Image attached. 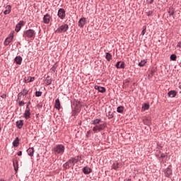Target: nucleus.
I'll list each match as a JSON object with an SVG mask.
<instances>
[{
	"label": "nucleus",
	"mask_w": 181,
	"mask_h": 181,
	"mask_svg": "<svg viewBox=\"0 0 181 181\" xmlns=\"http://www.w3.org/2000/svg\"><path fill=\"white\" fill-rule=\"evenodd\" d=\"M24 117L25 119H29L30 118V109L29 108V105H28L24 112Z\"/></svg>",
	"instance_id": "obj_8"
},
{
	"label": "nucleus",
	"mask_w": 181,
	"mask_h": 181,
	"mask_svg": "<svg viewBox=\"0 0 181 181\" xmlns=\"http://www.w3.org/2000/svg\"><path fill=\"white\" fill-rule=\"evenodd\" d=\"M83 173H85V175H88V174L91 173V168H90L88 167H85L83 168Z\"/></svg>",
	"instance_id": "obj_20"
},
{
	"label": "nucleus",
	"mask_w": 181,
	"mask_h": 181,
	"mask_svg": "<svg viewBox=\"0 0 181 181\" xmlns=\"http://www.w3.org/2000/svg\"><path fill=\"white\" fill-rule=\"evenodd\" d=\"M166 157V154L162 153L161 155H160V158H165Z\"/></svg>",
	"instance_id": "obj_44"
},
{
	"label": "nucleus",
	"mask_w": 181,
	"mask_h": 181,
	"mask_svg": "<svg viewBox=\"0 0 181 181\" xmlns=\"http://www.w3.org/2000/svg\"><path fill=\"white\" fill-rule=\"evenodd\" d=\"M18 156H22V151H19L18 153H17Z\"/></svg>",
	"instance_id": "obj_46"
},
{
	"label": "nucleus",
	"mask_w": 181,
	"mask_h": 181,
	"mask_svg": "<svg viewBox=\"0 0 181 181\" xmlns=\"http://www.w3.org/2000/svg\"><path fill=\"white\" fill-rule=\"evenodd\" d=\"M107 127V124L105 123H103L102 124H97L93 128V132H101V131H104Z\"/></svg>",
	"instance_id": "obj_4"
},
{
	"label": "nucleus",
	"mask_w": 181,
	"mask_h": 181,
	"mask_svg": "<svg viewBox=\"0 0 181 181\" xmlns=\"http://www.w3.org/2000/svg\"><path fill=\"white\" fill-rule=\"evenodd\" d=\"M95 90H98L99 93H105V91H107L105 88L97 85L95 86Z\"/></svg>",
	"instance_id": "obj_14"
},
{
	"label": "nucleus",
	"mask_w": 181,
	"mask_h": 181,
	"mask_svg": "<svg viewBox=\"0 0 181 181\" xmlns=\"http://www.w3.org/2000/svg\"><path fill=\"white\" fill-rule=\"evenodd\" d=\"M57 16L60 19H64V18H66V11L64 8H59L57 13Z\"/></svg>",
	"instance_id": "obj_5"
},
{
	"label": "nucleus",
	"mask_w": 181,
	"mask_h": 181,
	"mask_svg": "<svg viewBox=\"0 0 181 181\" xmlns=\"http://www.w3.org/2000/svg\"><path fill=\"white\" fill-rule=\"evenodd\" d=\"M16 125L18 129H22V127H23V120L17 121Z\"/></svg>",
	"instance_id": "obj_16"
},
{
	"label": "nucleus",
	"mask_w": 181,
	"mask_h": 181,
	"mask_svg": "<svg viewBox=\"0 0 181 181\" xmlns=\"http://www.w3.org/2000/svg\"><path fill=\"white\" fill-rule=\"evenodd\" d=\"M4 13V15H8V13H11V6L8 5L6 6V10Z\"/></svg>",
	"instance_id": "obj_26"
},
{
	"label": "nucleus",
	"mask_w": 181,
	"mask_h": 181,
	"mask_svg": "<svg viewBox=\"0 0 181 181\" xmlns=\"http://www.w3.org/2000/svg\"><path fill=\"white\" fill-rule=\"evenodd\" d=\"M13 40V32L11 33L9 36L5 40L4 45L5 46H8L11 42Z\"/></svg>",
	"instance_id": "obj_6"
},
{
	"label": "nucleus",
	"mask_w": 181,
	"mask_h": 181,
	"mask_svg": "<svg viewBox=\"0 0 181 181\" xmlns=\"http://www.w3.org/2000/svg\"><path fill=\"white\" fill-rule=\"evenodd\" d=\"M13 167H14V170L16 172H18V160H16L15 162H13Z\"/></svg>",
	"instance_id": "obj_31"
},
{
	"label": "nucleus",
	"mask_w": 181,
	"mask_h": 181,
	"mask_svg": "<svg viewBox=\"0 0 181 181\" xmlns=\"http://www.w3.org/2000/svg\"><path fill=\"white\" fill-rule=\"evenodd\" d=\"M51 19H52V17L49 14H46L43 17V22L46 25H48V23H49Z\"/></svg>",
	"instance_id": "obj_10"
},
{
	"label": "nucleus",
	"mask_w": 181,
	"mask_h": 181,
	"mask_svg": "<svg viewBox=\"0 0 181 181\" xmlns=\"http://www.w3.org/2000/svg\"><path fill=\"white\" fill-rule=\"evenodd\" d=\"M177 94V92L176 90H170L168 93V97H170V98H175Z\"/></svg>",
	"instance_id": "obj_13"
},
{
	"label": "nucleus",
	"mask_w": 181,
	"mask_h": 181,
	"mask_svg": "<svg viewBox=\"0 0 181 181\" xmlns=\"http://www.w3.org/2000/svg\"><path fill=\"white\" fill-rule=\"evenodd\" d=\"M74 114H75V112H73V115H74Z\"/></svg>",
	"instance_id": "obj_49"
},
{
	"label": "nucleus",
	"mask_w": 181,
	"mask_h": 181,
	"mask_svg": "<svg viewBox=\"0 0 181 181\" xmlns=\"http://www.w3.org/2000/svg\"><path fill=\"white\" fill-rule=\"evenodd\" d=\"M73 166H74V164L71 158L64 164V168H65V169H69V168H73Z\"/></svg>",
	"instance_id": "obj_7"
},
{
	"label": "nucleus",
	"mask_w": 181,
	"mask_h": 181,
	"mask_svg": "<svg viewBox=\"0 0 181 181\" xmlns=\"http://www.w3.org/2000/svg\"><path fill=\"white\" fill-rule=\"evenodd\" d=\"M67 30H69V24H62L55 30V33H66Z\"/></svg>",
	"instance_id": "obj_3"
},
{
	"label": "nucleus",
	"mask_w": 181,
	"mask_h": 181,
	"mask_svg": "<svg viewBox=\"0 0 181 181\" xmlns=\"http://www.w3.org/2000/svg\"><path fill=\"white\" fill-rule=\"evenodd\" d=\"M54 107L57 110H60V100H59V98L56 99L55 100Z\"/></svg>",
	"instance_id": "obj_24"
},
{
	"label": "nucleus",
	"mask_w": 181,
	"mask_h": 181,
	"mask_svg": "<svg viewBox=\"0 0 181 181\" xmlns=\"http://www.w3.org/2000/svg\"><path fill=\"white\" fill-rule=\"evenodd\" d=\"M1 98H6V95L5 94L2 95Z\"/></svg>",
	"instance_id": "obj_47"
},
{
	"label": "nucleus",
	"mask_w": 181,
	"mask_h": 181,
	"mask_svg": "<svg viewBox=\"0 0 181 181\" xmlns=\"http://www.w3.org/2000/svg\"><path fill=\"white\" fill-rule=\"evenodd\" d=\"M28 93H29V90L24 88L23 89V90L21 91V94L23 95H26L28 94Z\"/></svg>",
	"instance_id": "obj_35"
},
{
	"label": "nucleus",
	"mask_w": 181,
	"mask_h": 181,
	"mask_svg": "<svg viewBox=\"0 0 181 181\" xmlns=\"http://www.w3.org/2000/svg\"><path fill=\"white\" fill-rule=\"evenodd\" d=\"M23 36L25 39H31V40H33L36 37V32L34 30L29 29L23 32Z\"/></svg>",
	"instance_id": "obj_1"
},
{
	"label": "nucleus",
	"mask_w": 181,
	"mask_h": 181,
	"mask_svg": "<svg viewBox=\"0 0 181 181\" xmlns=\"http://www.w3.org/2000/svg\"><path fill=\"white\" fill-rule=\"evenodd\" d=\"M146 4H148V5H151L153 4V0H146Z\"/></svg>",
	"instance_id": "obj_41"
},
{
	"label": "nucleus",
	"mask_w": 181,
	"mask_h": 181,
	"mask_svg": "<svg viewBox=\"0 0 181 181\" xmlns=\"http://www.w3.org/2000/svg\"><path fill=\"white\" fill-rule=\"evenodd\" d=\"M25 25V22L20 21L16 25V32H19L21 29H22V26Z\"/></svg>",
	"instance_id": "obj_12"
},
{
	"label": "nucleus",
	"mask_w": 181,
	"mask_h": 181,
	"mask_svg": "<svg viewBox=\"0 0 181 181\" xmlns=\"http://www.w3.org/2000/svg\"><path fill=\"white\" fill-rule=\"evenodd\" d=\"M27 152L30 156H33V153H35V148L33 147L30 148L27 150Z\"/></svg>",
	"instance_id": "obj_23"
},
{
	"label": "nucleus",
	"mask_w": 181,
	"mask_h": 181,
	"mask_svg": "<svg viewBox=\"0 0 181 181\" xmlns=\"http://www.w3.org/2000/svg\"><path fill=\"white\" fill-rule=\"evenodd\" d=\"M14 60H15V62L16 63V64H19V65L22 64V60H23L22 57H21V56H17V57L15 58Z\"/></svg>",
	"instance_id": "obj_17"
},
{
	"label": "nucleus",
	"mask_w": 181,
	"mask_h": 181,
	"mask_svg": "<svg viewBox=\"0 0 181 181\" xmlns=\"http://www.w3.org/2000/svg\"><path fill=\"white\" fill-rule=\"evenodd\" d=\"M149 104L148 103H144L142 105L141 111H148L149 110Z\"/></svg>",
	"instance_id": "obj_22"
},
{
	"label": "nucleus",
	"mask_w": 181,
	"mask_h": 181,
	"mask_svg": "<svg viewBox=\"0 0 181 181\" xmlns=\"http://www.w3.org/2000/svg\"><path fill=\"white\" fill-rule=\"evenodd\" d=\"M107 117L109 119H111V118H114V113L112 112H109L107 114Z\"/></svg>",
	"instance_id": "obj_36"
},
{
	"label": "nucleus",
	"mask_w": 181,
	"mask_h": 181,
	"mask_svg": "<svg viewBox=\"0 0 181 181\" xmlns=\"http://www.w3.org/2000/svg\"><path fill=\"white\" fill-rule=\"evenodd\" d=\"M22 95H22V92H20L18 95V100H19V98H21L22 97Z\"/></svg>",
	"instance_id": "obj_43"
},
{
	"label": "nucleus",
	"mask_w": 181,
	"mask_h": 181,
	"mask_svg": "<svg viewBox=\"0 0 181 181\" xmlns=\"http://www.w3.org/2000/svg\"><path fill=\"white\" fill-rule=\"evenodd\" d=\"M18 105H20V107H23V105H25V102L20 100L18 102Z\"/></svg>",
	"instance_id": "obj_40"
},
{
	"label": "nucleus",
	"mask_w": 181,
	"mask_h": 181,
	"mask_svg": "<svg viewBox=\"0 0 181 181\" xmlns=\"http://www.w3.org/2000/svg\"><path fill=\"white\" fill-rule=\"evenodd\" d=\"M164 175L165 177H170L172 175V169L170 168H167L164 170Z\"/></svg>",
	"instance_id": "obj_11"
},
{
	"label": "nucleus",
	"mask_w": 181,
	"mask_h": 181,
	"mask_svg": "<svg viewBox=\"0 0 181 181\" xmlns=\"http://www.w3.org/2000/svg\"><path fill=\"white\" fill-rule=\"evenodd\" d=\"M0 181H5V180H0Z\"/></svg>",
	"instance_id": "obj_48"
},
{
	"label": "nucleus",
	"mask_w": 181,
	"mask_h": 181,
	"mask_svg": "<svg viewBox=\"0 0 181 181\" xmlns=\"http://www.w3.org/2000/svg\"><path fill=\"white\" fill-rule=\"evenodd\" d=\"M177 47H180L181 49V42H179L177 45Z\"/></svg>",
	"instance_id": "obj_45"
},
{
	"label": "nucleus",
	"mask_w": 181,
	"mask_h": 181,
	"mask_svg": "<svg viewBox=\"0 0 181 181\" xmlns=\"http://www.w3.org/2000/svg\"><path fill=\"white\" fill-rule=\"evenodd\" d=\"M145 64H146V60H142L140 62H139V66L140 67H144V66H145Z\"/></svg>",
	"instance_id": "obj_34"
},
{
	"label": "nucleus",
	"mask_w": 181,
	"mask_h": 181,
	"mask_svg": "<svg viewBox=\"0 0 181 181\" xmlns=\"http://www.w3.org/2000/svg\"><path fill=\"white\" fill-rule=\"evenodd\" d=\"M152 15H153V11H148L146 12L147 16H152Z\"/></svg>",
	"instance_id": "obj_38"
},
{
	"label": "nucleus",
	"mask_w": 181,
	"mask_h": 181,
	"mask_svg": "<svg viewBox=\"0 0 181 181\" xmlns=\"http://www.w3.org/2000/svg\"><path fill=\"white\" fill-rule=\"evenodd\" d=\"M71 160H72L74 165H76V163H77V162H78V160H80L78 157H77V158H71Z\"/></svg>",
	"instance_id": "obj_37"
},
{
	"label": "nucleus",
	"mask_w": 181,
	"mask_h": 181,
	"mask_svg": "<svg viewBox=\"0 0 181 181\" xmlns=\"http://www.w3.org/2000/svg\"><path fill=\"white\" fill-rule=\"evenodd\" d=\"M65 150L66 148L63 146V144H58L54 148L55 155H63Z\"/></svg>",
	"instance_id": "obj_2"
},
{
	"label": "nucleus",
	"mask_w": 181,
	"mask_h": 181,
	"mask_svg": "<svg viewBox=\"0 0 181 181\" xmlns=\"http://www.w3.org/2000/svg\"><path fill=\"white\" fill-rule=\"evenodd\" d=\"M32 81H35V77H25L24 78V82L25 83H32Z\"/></svg>",
	"instance_id": "obj_18"
},
{
	"label": "nucleus",
	"mask_w": 181,
	"mask_h": 181,
	"mask_svg": "<svg viewBox=\"0 0 181 181\" xmlns=\"http://www.w3.org/2000/svg\"><path fill=\"white\" fill-rule=\"evenodd\" d=\"M117 69H125V63L122 62H118L116 64Z\"/></svg>",
	"instance_id": "obj_15"
},
{
	"label": "nucleus",
	"mask_w": 181,
	"mask_h": 181,
	"mask_svg": "<svg viewBox=\"0 0 181 181\" xmlns=\"http://www.w3.org/2000/svg\"><path fill=\"white\" fill-rule=\"evenodd\" d=\"M170 59L173 62H176V59H177V57L176 56V54H173L170 55Z\"/></svg>",
	"instance_id": "obj_32"
},
{
	"label": "nucleus",
	"mask_w": 181,
	"mask_h": 181,
	"mask_svg": "<svg viewBox=\"0 0 181 181\" xmlns=\"http://www.w3.org/2000/svg\"><path fill=\"white\" fill-rule=\"evenodd\" d=\"M56 69H57V64H54L53 66L50 69L51 73H56Z\"/></svg>",
	"instance_id": "obj_29"
},
{
	"label": "nucleus",
	"mask_w": 181,
	"mask_h": 181,
	"mask_svg": "<svg viewBox=\"0 0 181 181\" xmlns=\"http://www.w3.org/2000/svg\"><path fill=\"white\" fill-rule=\"evenodd\" d=\"M36 97H41L42 96V92L40 91H36L35 92Z\"/></svg>",
	"instance_id": "obj_39"
},
{
	"label": "nucleus",
	"mask_w": 181,
	"mask_h": 181,
	"mask_svg": "<svg viewBox=\"0 0 181 181\" xmlns=\"http://www.w3.org/2000/svg\"><path fill=\"white\" fill-rule=\"evenodd\" d=\"M88 134H90V132H88Z\"/></svg>",
	"instance_id": "obj_50"
},
{
	"label": "nucleus",
	"mask_w": 181,
	"mask_h": 181,
	"mask_svg": "<svg viewBox=\"0 0 181 181\" xmlns=\"http://www.w3.org/2000/svg\"><path fill=\"white\" fill-rule=\"evenodd\" d=\"M117 112L122 114L124 112V106H119L117 110Z\"/></svg>",
	"instance_id": "obj_30"
},
{
	"label": "nucleus",
	"mask_w": 181,
	"mask_h": 181,
	"mask_svg": "<svg viewBox=\"0 0 181 181\" xmlns=\"http://www.w3.org/2000/svg\"><path fill=\"white\" fill-rule=\"evenodd\" d=\"M13 146H14V148H18V146H19V137H16L13 141Z\"/></svg>",
	"instance_id": "obj_21"
},
{
	"label": "nucleus",
	"mask_w": 181,
	"mask_h": 181,
	"mask_svg": "<svg viewBox=\"0 0 181 181\" xmlns=\"http://www.w3.org/2000/svg\"><path fill=\"white\" fill-rule=\"evenodd\" d=\"M118 168H119V163H115L112 165V169H115V170H117V169H118Z\"/></svg>",
	"instance_id": "obj_33"
},
{
	"label": "nucleus",
	"mask_w": 181,
	"mask_h": 181,
	"mask_svg": "<svg viewBox=\"0 0 181 181\" xmlns=\"http://www.w3.org/2000/svg\"><path fill=\"white\" fill-rule=\"evenodd\" d=\"M100 122H101V119H95L91 121V124L92 125H100Z\"/></svg>",
	"instance_id": "obj_19"
},
{
	"label": "nucleus",
	"mask_w": 181,
	"mask_h": 181,
	"mask_svg": "<svg viewBox=\"0 0 181 181\" xmlns=\"http://www.w3.org/2000/svg\"><path fill=\"white\" fill-rule=\"evenodd\" d=\"M145 33H146V28H144L142 31H141V36H144V35H145Z\"/></svg>",
	"instance_id": "obj_42"
},
{
	"label": "nucleus",
	"mask_w": 181,
	"mask_h": 181,
	"mask_svg": "<svg viewBox=\"0 0 181 181\" xmlns=\"http://www.w3.org/2000/svg\"><path fill=\"white\" fill-rule=\"evenodd\" d=\"M86 23L87 19H86V18H81L78 23V25L79 26V28H84V25H86Z\"/></svg>",
	"instance_id": "obj_9"
},
{
	"label": "nucleus",
	"mask_w": 181,
	"mask_h": 181,
	"mask_svg": "<svg viewBox=\"0 0 181 181\" xmlns=\"http://www.w3.org/2000/svg\"><path fill=\"white\" fill-rule=\"evenodd\" d=\"M169 16H172L173 19H175V8H170L168 11Z\"/></svg>",
	"instance_id": "obj_25"
},
{
	"label": "nucleus",
	"mask_w": 181,
	"mask_h": 181,
	"mask_svg": "<svg viewBox=\"0 0 181 181\" xmlns=\"http://www.w3.org/2000/svg\"><path fill=\"white\" fill-rule=\"evenodd\" d=\"M105 59L107 60V62H110L111 59H112V55H111V54L109 52H106Z\"/></svg>",
	"instance_id": "obj_28"
},
{
	"label": "nucleus",
	"mask_w": 181,
	"mask_h": 181,
	"mask_svg": "<svg viewBox=\"0 0 181 181\" xmlns=\"http://www.w3.org/2000/svg\"><path fill=\"white\" fill-rule=\"evenodd\" d=\"M45 84L47 86H50V84H52V78H50V76L46 78Z\"/></svg>",
	"instance_id": "obj_27"
}]
</instances>
